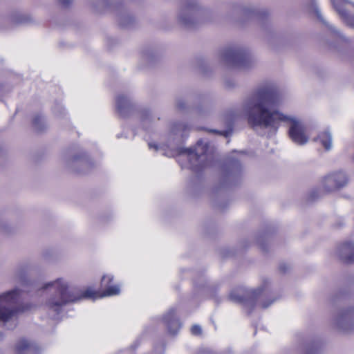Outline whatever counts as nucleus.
Masks as SVG:
<instances>
[{
  "label": "nucleus",
  "mask_w": 354,
  "mask_h": 354,
  "mask_svg": "<svg viewBox=\"0 0 354 354\" xmlns=\"http://www.w3.org/2000/svg\"><path fill=\"white\" fill-rule=\"evenodd\" d=\"M208 132L213 133L216 135L223 136L225 138L230 137L233 131V124L231 122H228L227 124V128L224 130H217L214 129H210L207 130Z\"/></svg>",
  "instance_id": "31"
},
{
  "label": "nucleus",
  "mask_w": 354,
  "mask_h": 354,
  "mask_svg": "<svg viewBox=\"0 0 354 354\" xmlns=\"http://www.w3.org/2000/svg\"><path fill=\"white\" fill-rule=\"evenodd\" d=\"M276 301V299H270V300H268V301H265L263 302H262L261 304V307L263 308H268L271 304H272L274 301Z\"/></svg>",
  "instance_id": "43"
},
{
  "label": "nucleus",
  "mask_w": 354,
  "mask_h": 354,
  "mask_svg": "<svg viewBox=\"0 0 354 354\" xmlns=\"http://www.w3.org/2000/svg\"><path fill=\"white\" fill-rule=\"evenodd\" d=\"M139 112L142 125L145 130H147L156 120H160L158 115L149 109L142 108Z\"/></svg>",
  "instance_id": "25"
},
{
  "label": "nucleus",
  "mask_w": 354,
  "mask_h": 354,
  "mask_svg": "<svg viewBox=\"0 0 354 354\" xmlns=\"http://www.w3.org/2000/svg\"><path fill=\"white\" fill-rule=\"evenodd\" d=\"M254 241L259 246L262 252H268V232L267 231L259 232L253 239Z\"/></svg>",
  "instance_id": "29"
},
{
  "label": "nucleus",
  "mask_w": 354,
  "mask_h": 354,
  "mask_svg": "<svg viewBox=\"0 0 354 354\" xmlns=\"http://www.w3.org/2000/svg\"><path fill=\"white\" fill-rule=\"evenodd\" d=\"M339 258L346 263L354 262V243L348 241L339 246L337 250Z\"/></svg>",
  "instance_id": "23"
},
{
  "label": "nucleus",
  "mask_w": 354,
  "mask_h": 354,
  "mask_svg": "<svg viewBox=\"0 0 354 354\" xmlns=\"http://www.w3.org/2000/svg\"><path fill=\"white\" fill-rule=\"evenodd\" d=\"M268 281L265 280L263 285L255 290L248 289L244 287H238L231 290L228 295V300L242 305L250 315L254 308L257 301L265 290L266 283Z\"/></svg>",
  "instance_id": "9"
},
{
  "label": "nucleus",
  "mask_w": 354,
  "mask_h": 354,
  "mask_svg": "<svg viewBox=\"0 0 354 354\" xmlns=\"http://www.w3.org/2000/svg\"><path fill=\"white\" fill-rule=\"evenodd\" d=\"M348 183V176L344 171H333L327 174L323 179L322 184L327 192L339 190Z\"/></svg>",
  "instance_id": "13"
},
{
  "label": "nucleus",
  "mask_w": 354,
  "mask_h": 354,
  "mask_svg": "<svg viewBox=\"0 0 354 354\" xmlns=\"http://www.w3.org/2000/svg\"><path fill=\"white\" fill-rule=\"evenodd\" d=\"M175 309L171 308L163 317V322L169 334L176 335L181 327L179 319L175 317Z\"/></svg>",
  "instance_id": "20"
},
{
  "label": "nucleus",
  "mask_w": 354,
  "mask_h": 354,
  "mask_svg": "<svg viewBox=\"0 0 354 354\" xmlns=\"http://www.w3.org/2000/svg\"><path fill=\"white\" fill-rule=\"evenodd\" d=\"M209 98L207 93L202 91L187 93L185 96L177 95L175 98L176 108L185 113H194L201 118L207 116L211 112V108L206 104Z\"/></svg>",
  "instance_id": "7"
},
{
  "label": "nucleus",
  "mask_w": 354,
  "mask_h": 354,
  "mask_svg": "<svg viewBox=\"0 0 354 354\" xmlns=\"http://www.w3.org/2000/svg\"><path fill=\"white\" fill-rule=\"evenodd\" d=\"M251 244H252V242H251L250 239H249L248 238L244 239L241 242V245L243 249H247L248 248H249Z\"/></svg>",
  "instance_id": "42"
},
{
  "label": "nucleus",
  "mask_w": 354,
  "mask_h": 354,
  "mask_svg": "<svg viewBox=\"0 0 354 354\" xmlns=\"http://www.w3.org/2000/svg\"><path fill=\"white\" fill-rule=\"evenodd\" d=\"M64 158L67 168L78 174H86L93 166L91 158L83 151L66 153Z\"/></svg>",
  "instance_id": "12"
},
{
  "label": "nucleus",
  "mask_w": 354,
  "mask_h": 354,
  "mask_svg": "<svg viewBox=\"0 0 354 354\" xmlns=\"http://www.w3.org/2000/svg\"><path fill=\"white\" fill-rule=\"evenodd\" d=\"M216 206H218L219 208H221V209H224V208L225 207V205H223L221 204H218V203H216Z\"/></svg>",
  "instance_id": "47"
},
{
  "label": "nucleus",
  "mask_w": 354,
  "mask_h": 354,
  "mask_svg": "<svg viewBox=\"0 0 354 354\" xmlns=\"http://www.w3.org/2000/svg\"><path fill=\"white\" fill-rule=\"evenodd\" d=\"M298 349L303 352V354H317L321 347V343L318 338L305 337L301 336L298 339Z\"/></svg>",
  "instance_id": "18"
},
{
  "label": "nucleus",
  "mask_w": 354,
  "mask_h": 354,
  "mask_svg": "<svg viewBox=\"0 0 354 354\" xmlns=\"http://www.w3.org/2000/svg\"><path fill=\"white\" fill-rule=\"evenodd\" d=\"M160 55V48L156 45H147L143 47L142 50V59L145 62L148 66L152 65L158 60Z\"/></svg>",
  "instance_id": "19"
},
{
  "label": "nucleus",
  "mask_w": 354,
  "mask_h": 354,
  "mask_svg": "<svg viewBox=\"0 0 354 354\" xmlns=\"http://www.w3.org/2000/svg\"><path fill=\"white\" fill-rule=\"evenodd\" d=\"M308 8L309 10L314 12L316 15L317 19L320 20L333 34L334 36L337 37L339 39V40L345 44H349L351 41L348 38L346 37L344 35L342 34V32L337 30L334 26L328 23L322 17L318 6L316 3L315 0H311L310 2L308 5Z\"/></svg>",
  "instance_id": "17"
},
{
  "label": "nucleus",
  "mask_w": 354,
  "mask_h": 354,
  "mask_svg": "<svg viewBox=\"0 0 354 354\" xmlns=\"http://www.w3.org/2000/svg\"><path fill=\"white\" fill-rule=\"evenodd\" d=\"M222 60L227 65L241 68H248L254 63L250 50L243 46H231L221 53Z\"/></svg>",
  "instance_id": "10"
},
{
  "label": "nucleus",
  "mask_w": 354,
  "mask_h": 354,
  "mask_svg": "<svg viewBox=\"0 0 354 354\" xmlns=\"http://www.w3.org/2000/svg\"><path fill=\"white\" fill-rule=\"evenodd\" d=\"M221 254L223 257H230L236 254L235 251L229 248H223L221 249Z\"/></svg>",
  "instance_id": "35"
},
{
  "label": "nucleus",
  "mask_w": 354,
  "mask_h": 354,
  "mask_svg": "<svg viewBox=\"0 0 354 354\" xmlns=\"http://www.w3.org/2000/svg\"><path fill=\"white\" fill-rule=\"evenodd\" d=\"M192 334L194 335H199L202 333V328L201 326L198 324L194 325L191 328Z\"/></svg>",
  "instance_id": "38"
},
{
  "label": "nucleus",
  "mask_w": 354,
  "mask_h": 354,
  "mask_svg": "<svg viewBox=\"0 0 354 354\" xmlns=\"http://www.w3.org/2000/svg\"><path fill=\"white\" fill-rule=\"evenodd\" d=\"M31 21L30 16L19 12H14L9 17L0 15V30H8L20 25L30 24Z\"/></svg>",
  "instance_id": "14"
},
{
  "label": "nucleus",
  "mask_w": 354,
  "mask_h": 354,
  "mask_svg": "<svg viewBox=\"0 0 354 354\" xmlns=\"http://www.w3.org/2000/svg\"><path fill=\"white\" fill-rule=\"evenodd\" d=\"M315 140L319 142L326 151H329L332 148V135L328 130L319 133Z\"/></svg>",
  "instance_id": "28"
},
{
  "label": "nucleus",
  "mask_w": 354,
  "mask_h": 354,
  "mask_svg": "<svg viewBox=\"0 0 354 354\" xmlns=\"http://www.w3.org/2000/svg\"><path fill=\"white\" fill-rule=\"evenodd\" d=\"M73 0H59V3L62 8H67L73 3Z\"/></svg>",
  "instance_id": "41"
},
{
  "label": "nucleus",
  "mask_w": 354,
  "mask_h": 354,
  "mask_svg": "<svg viewBox=\"0 0 354 354\" xmlns=\"http://www.w3.org/2000/svg\"><path fill=\"white\" fill-rule=\"evenodd\" d=\"M23 292L16 286L0 294V323L6 324L19 313L28 309L21 302Z\"/></svg>",
  "instance_id": "6"
},
{
  "label": "nucleus",
  "mask_w": 354,
  "mask_h": 354,
  "mask_svg": "<svg viewBox=\"0 0 354 354\" xmlns=\"http://www.w3.org/2000/svg\"><path fill=\"white\" fill-rule=\"evenodd\" d=\"M113 277L112 275H104L101 279V287L104 289L99 297H110L119 295L120 290L118 286H111Z\"/></svg>",
  "instance_id": "22"
},
{
  "label": "nucleus",
  "mask_w": 354,
  "mask_h": 354,
  "mask_svg": "<svg viewBox=\"0 0 354 354\" xmlns=\"http://www.w3.org/2000/svg\"><path fill=\"white\" fill-rule=\"evenodd\" d=\"M148 145L150 149H154L156 151L159 149V146L157 144L149 143Z\"/></svg>",
  "instance_id": "46"
},
{
  "label": "nucleus",
  "mask_w": 354,
  "mask_h": 354,
  "mask_svg": "<svg viewBox=\"0 0 354 354\" xmlns=\"http://www.w3.org/2000/svg\"><path fill=\"white\" fill-rule=\"evenodd\" d=\"M191 130L192 125L187 122L177 120L171 122L166 145L176 155L186 156L189 169L194 174L191 184L193 187H198L203 182L204 170L212 164V156L209 153L208 143L203 140H198L194 146L190 147L183 146Z\"/></svg>",
  "instance_id": "2"
},
{
  "label": "nucleus",
  "mask_w": 354,
  "mask_h": 354,
  "mask_svg": "<svg viewBox=\"0 0 354 354\" xmlns=\"http://www.w3.org/2000/svg\"><path fill=\"white\" fill-rule=\"evenodd\" d=\"M319 197V192L317 189H312L308 196V201L313 202Z\"/></svg>",
  "instance_id": "36"
},
{
  "label": "nucleus",
  "mask_w": 354,
  "mask_h": 354,
  "mask_svg": "<svg viewBox=\"0 0 354 354\" xmlns=\"http://www.w3.org/2000/svg\"><path fill=\"white\" fill-rule=\"evenodd\" d=\"M236 82L234 79L230 77L225 79V86L226 88L229 89L233 88L236 86Z\"/></svg>",
  "instance_id": "37"
},
{
  "label": "nucleus",
  "mask_w": 354,
  "mask_h": 354,
  "mask_svg": "<svg viewBox=\"0 0 354 354\" xmlns=\"http://www.w3.org/2000/svg\"><path fill=\"white\" fill-rule=\"evenodd\" d=\"M116 109L123 118L131 115L136 109L135 102L130 95L120 94L115 99Z\"/></svg>",
  "instance_id": "15"
},
{
  "label": "nucleus",
  "mask_w": 354,
  "mask_h": 354,
  "mask_svg": "<svg viewBox=\"0 0 354 354\" xmlns=\"http://www.w3.org/2000/svg\"><path fill=\"white\" fill-rule=\"evenodd\" d=\"M339 1L340 0L333 1V5L335 9L347 26L354 28V15H350L346 10H345L342 6L339 5Z\"/></svg>",
  "instance_id": "26"
},
{
  "label": "nucleus",
  "mask_w": 354,
  "mask_h": 354,
  "mask_svg": "<svg viewBox=\"0 0 354 354\" xmlns=\"http://www.w3.org/2000/svg\"><path fill=\"white\" fill-rule=\"evenodd\" d=\"M201 9L196 0H180L178 22L187 28H192L199 21Z\"/></svg>",
  "instance_id": "11"
},
{
  "label": "nucleus",
  "mask_w": 354,
  "mask_h": 354,
  "mask_svg": "<svg viewBox=\"0 0 354 354\" xmlns=\"http://www.w3.org/2000/svg\"><path fill=\"white\" fill-rule=\"evenodd\" d=\"M235 10L240 11L244 17L250 19L257 18L263 20L268 15L267 10H258L252 7H236Z\"/></svg>",
  "instance_id": "24"
},
{
  "label": "nucleus",
  "mask_w": 354,
  "mask_h": 354,
  "mask_svg": "<svg viewBox=\"0 0 354 354\" xmlns=\"http://www.w3.org/2000/svg\"><path fill=\"white\" fill-rule=\"evenodd\" d=\"M0 231L3 234H10L15 231V227L6 218L0 216Z\"/></svg>",
  "instance_id": "32"
},
{
  "label": "nucleus",
  "mask_w": 354,
  "mask_h": 354,
  "mask_svg": "<svg viewBox=\"0 0 354 354\" xmlns=\"http://www.w3.org/2000/svg\"><path fill=\"white\" fill-rule=\"evenodd\" d=\"M198 66L200 71L205 76H209L212 69L209 62L205 59H201L198 62Z\"/></svg>",
  "instance_id": "33"
},
{
  "label": "nucleus",
  "mask_w": 354,
  "mask_h": 354,
  "mask_svg": "<svg viewBox=\"0 0 354 354\" xmlns=\"http://www.w3.org/2000/svg\"><path fill=\"white\" fill-rule=\"evenodd\" d=\"M91 6L97 12L106 9H114L118 25L122 28L132 27L136 23L135 17L120 2L113 0H93Z\"/></svg>",
  "instance_id": "8"
},
{
  "label": "nucleus",
  "mask_w": 354,
  "mask_h": 354,
  "mask_svg": "<svg viewBox=\"0 0 354 354\" xmlns=\"http://www.w3.org/2000/svg\"><path fill=\"white\" fill-rule=\"evenodd\" d=\"M32 267V263L29 261L19 263L14 270V281H17L23 287L28 286L30 284L28 272Z\"/></svg>",
  "instance_id": "16"
},
{
  "label": "nucleus",
  "mask_w": 354,
  "mask_h": 354,
  "mask_svg": "<svg viewBox=\"0 0 354 354\" xmlns=\"http://www.w3.org/2000/svg\"><path fill=\"white\" fill-rule=\"evenodd\" d=\"M52 253L53 251L50 249H46L43 252L42 255L44 258L48 259L52 255Z\"/></svg>",
  "instance_id": "44"
},
{
  "label": "nucleus",
  "mask_w": 354,
  "mask_h": 354,
  "mask_svg": "<svg viewBox=\"0 0 354 354\" xmlns=\"http://www.w3.org/2000/svg\"><path fill=\"white\" fill-rule=\"evenodd\" d=\"M243 167L239 160L230 156L221 165L218 183L214 188L215 194L239 185L243 178Z\"/></svg>",
  "instance_id": "5"
},
{
  "label": "nucleus",
  "mask_w": 354,
  "mask_h": 354,
  "mask_svg": "<svg viewBox=\"0 0 354 354\" xmlns=\"http://www.w3.org/2000/svg\"><path fill=\"white\" fill-rule=\"evenodd\" d=\"M279 271L281 272V273H286L288 270L290 269V266L286 263H280L279 265Z\"/></svg>",
  "instance_id": "40"
},
{
  "label": "nucleus",
  "mask_w": 354,
  "mask_h": 354,
  "mask_svg": "<svg viewBox=\"0 0 354 354\" xmlns=\"http://www.w3.org/2000/svg\"><path fill=\"white\" fill-rule=\"evenodd\" d=\"M334 307L331 324L340 332L354 331V298L346 290H339L331 299Z\"/></svg>",
  "instance_id": "4"
},
{
  "label": "nucleus",
  "mask_w": 354,
  "mask_h": 354,
  "mask_svg": "<svg viewBox=\"0 0 354 354\" xmlns=\"http://www.w3.org/2000/svg\"><path fill=\"white\" fill-rule=\"evenodd\" d=\"M280 91L273 82H266L246 95L241 103L249 126L258 135L271 137L277 132L281 122H290L288 130L292 140L300 145L308 142L302 124L278 110Z\"/></svg>",
  "instance_id": "1"
},
{
  "label": "nucleus",
  "mask_w": 354,
  "mask_h": 354,
  "mask_svg": "<svg viewBox=\"0 0 354 354\" xmlns=\"http://www.w3.org/2000/svg\"><path fill=\"white\" fill-rule=\"evenodd\" d=\"M53 288L54 293L46 300V305L50 311L59 315L63 308L67 304L77 302L82 299H95L97 292L87 288L84 291L71 287L68 281L64 278H57L54 281L46 283L42 290Z\"/></svg>",
  "instance_id": "3"
},
{
  "label": "nucleus",
  "mask_w": 354,
  "mask_h": 354,
  "mask_svg": "<svg viewBox=\"0 0 354 354\" xmlns=\"http://www.w3.org/2000/svg\"><path fill=\"white\" fill-rule=\"evenodd\" d=\"M197 354H214L212 351L208 348L200 351Z\"/></svg>",
  "instance_id": "45"
},
{
  "label": "nucleus",
  "mask_w": 354,
  "mask_h": 354,
  "mask_svg": "<svg viewBox=\"0 0 354 354\" xmlns=\"http://www.w3.org/2000/svg\"><path fill=\"white\" fill-rule=\"evenodd\" d=\"M194 287L195 290H201L204 293H208L209 291L216 290L214 285H207L203 273L198 275V279H194Z\"/></svg>",
  "instance_id": "27"
},
{
  "label": "nucleus",
  "mask_w": 354,
  "mask_h": 354,
  "mask_svg": "<svg viewBox=\"0 0 354 354\" xmlns=\"http://www.w3.org/2000/svg\"><path fill=\"white\" fill-rule=\"evenodd\" d=\"M17 354H40V349L34 342L21 339L16 345Z\"/></svg>",
  "instance_id": "21"
},
{
  "label": "nucleus",
  "mask_w": 354,
  "mask_h": 354,
  "mask_svg": "<svg viewBox=\"0 0 354 354\" xmlns=\"http://www.w3.org/2000/svg\"><path fill=\"white\" fill-rule=\"evenodd\" d=\"M32 126L38 131H44L46 127L44 117L41 114H37L32 119Z\"/></svg>",
  "instance_id": "30"
},
{
  "label": "nucleus",
  "mask_w": 354,
  "mask_h": 354,
  "mask_svg": "<svg viewBox=\"0 0 354 354\" xmlns=\"http://www.w3.org/2000/svg\"><path fill=\"white\" fill-rule=\"evenodd\" d=\"M164 344L160 342V344H156L153 348L155 354H162L164 350Z\"/></svg>",
  "instance_id": "39"
},
{
  "label": "nucleus",
  "mask_w": 354,
  "mask_h": 354,
  "mask_svg": "<svg viewBox=\"0 0 354 354\" xmlns=\"http://www.w3.org/2000/svg\"><path fill=\"white\" fill-rule=\"evenodd\" d=\"M53 112L58 118H64L66 115L65 109L59 102H55L53 108Z\"/></svg>",
  "instance_id": "34"
}]
</instances>
